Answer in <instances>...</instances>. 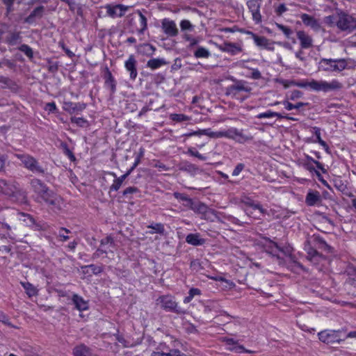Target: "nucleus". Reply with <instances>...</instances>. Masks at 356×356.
I'll return each instance as SVG.
<instances>
[{
  "instance_id": "1",
  "label": "nucleus",
  "mask_w": 356,
  "mask_h": 356,
  "mask_svg": "<svg viewBox=\"0 0 356 356\" xmlns=\"http://www.w3.org/2000/svg\"><path fill=\"white\" fill-rule=\"evenodd\" d=\"M31 190L36 195L37 202H44L53 210H60L63 204L62 197L55 193L40 179L34 178L30 181Z\"/></svg>"
},
{
  "instance_id": "2",
  "label": "nucleus",
  "mask_w": 356,
  "mask_h": 356,
  "mask_svg": "<svg viewBox=\"0 0 356 356\" xmlns=\"http://www.w3.org/2000/svg\"><path fill=\"white\" fill-rule=\"evenodd\" d=\"M292 85L301 88H309V90L319 92H328L341 90L343 87L341 83L337 79H333L330 82L324 80H316L312 79L310 80L293 81Z\"/></svg>"
},
{
  "instance_id": "3",
  "label": "nucleus",
  "mask_w": 356,
  "mask_h": 356,
  "mask_svg": "<svg viewBox=\"0 0 356 356\" xmlns=\"http://www.w3.org/2000/svg\"><path fill=\"white\" fill-rule=\"evenodd\" d=\"M346 67L347 61L344 58H321L318 63V69L325 72H340Z\"/></svg>"
},
{
  "instance_id": "4",
  "label": "nucleus",
  "mask_w": 356,
  "mask_h": 356,
  "mask_svg": "<svg viewBox=\"0 0 356 356\" xmlns=\"http://www.w3.org/2000/svg\"><path fill=\"white\" fill-rule=\"evenodd\" d=\"M156 304L160 305L161 307L170 312L177 314H184L186 312L178 305L175 297L171 295L161 296L156 299Z\"/></svg>"
},
{
  "instance_id": "5",
  "label": "nucleus",
  "mask_w": 356,
  "mask_h": 356,
  "mask_svg": "<svg viewBox=\"0 0 356 356\" xmlns=\"http://www.w3.org/2000/svg\"><path fill=\"white\" fill-rule=\"evenodd\" d=\"M336 25L342 31L351 32L356 29V17L341 11L337 14Z\"/></svg>"
},
{
  "instance_id": "6",
  "label": "nucleus",
  "mask_w": 356,
  "mask_h": 356,
  "mask_svg": "<svg viewBox=\"0 0 356 356\" xmlns=\"http://www.w3.org/2000/svg\"><path fill=\"white\" fill-rule=\"evenodd\" d=\"M343 330H325L318 333V339L326 344L340 343L345 340L342 338Z\"/></svg>"
},
{
  "instance_id": "7",
  "label": "nucleus",
  "mask_w": 356,
  "mask_h": 356,
  "mask_svg": "<svg viewBox=\"0 0 356 356\" xmlns=\"http://www.w3.org/2000/svg\"><path fill=\"white\" fill-rule=\"evenodd\" d=\"M252 88L250 83L244 80L234 81V83L226 88L225 94L228 96L236 98L240 92L250 93Z\"/></svg>"
},
{
  "instance_id": "8",
  "label": "nucleus",
  "mask_w": 356,
  "mask_h": 356,
  "mask_svg": "<svg viewBox=\"0 0 356 356\" xmlns=\"http://www.w3.org/2000/svg\"><path fill=\"white\" fill-rule=\"evenodd\" d=\"M0 193L4 194L10 197L22 196L24 197L23 191L18 187L15 182H8L5 179H0Z\"/></svg>"
},
{
  "instance_id": "9",
  "label": "nucleus",
  "mask_w": 356,
  "mask_h": 356,
  "mask_svg": "<svg viewBox=\"0 0 356 356\" xmlns=\"http://www.w3.org/2000/svg\"><path fill=\"white\" fill-rule=\"evenodd\" d=\"M221 135L222 138L225 137L236 140L241 143L250 141L253 139V136L250 135H245L243 133L242 130H238L234 127H231L226 131H221Z\"/></svg>"
},
{
  "instance_id": "10",
  "label": "nucleus",
  "mask_w": 356,
  "mask_h": 356,
  "mask_svg": "<svg viewBox=\"0 0 356 356\" xmlns=\"http://www.w3.org/2000/svg\"><path fill=\"white\" fill-rule=\"evenodd\" d=\"M137 13L138 15V22L136 23L134 18H131L129 22L131 26V32L143 34L145 31L147 29V19L141 11L138 10Z\"/></svg>"
},
{
  "instance_id": "11",
  "label": "nucleus",
  "mask_w": 356,
  "mask_h": 356,
  "mask_svg": "<svg viewBox=\"0 0 356 356\" xmlns=\"http://www.w3.org/2000/svg\"><path fill=\"white\" fill-rule=\"evenodd\" d=\"M262 1L263 0H248L246 3L249 11L252 14V19L256 24H260L262 21L260 13Z\"/></svg>"
},
{
  "instance_id": "12",
  "label": "nucleus",
  "mask_w": 356,
  "mask_h": 356,
  "mask_svg": "<svg viewBox=\"0 0 356 356\" xmlns=\"http://www.w3.org/2000/svg\"><path fill=\"white\" fill-rule=\"evenodd\" d=\"M106 10V15L112 18L122 17L129 9V6L122 4H106L104 6Z\"/></svg>"
},
{
  "instance_id": "13",
  "label": "nucleus",
  "mask_w": 356,
  "mask_h": 356,
  "mask_svg": "<svg viewBox=\"0 0 356 356\" xmlns=\"http://www.w3.org/2000/svg\"><path fill=\"white\" fill-rule=\"evenodd\" d=\"M161 29L168 37H176L179 34V29L175 22L168 18L162 19Z\"/></svg>"
},
{
  "instance_id": "14",
  "label": "nucleus",
  "mask_w": 356,
  "mask_h": 356,
  "mask_svg": "<svg viewBox=\"0 0 356 356\" xmlns=\"http://www.w3.org/2000/svg\"><path fill=\"white\" fill-rule=\"evenodd\" d=\"M245 33L250 35L254 40V43L259 47L264 48L266 49L273 51V42H271L268 38L264 36H259L252 31H247Z\"/></svg>"
},
{
  "instance_id": "15",
  "label": "nucleus",
  "mask_w": 356,
  "mask_h": 356,
  "mask_svg": "<svg viewBox=\"0 0 356 356\" xmlns=\"http://www.w3.org/2000/svg\"><path fill=\"white\" fill-rule=\"evenodd\" d=\"M124 67L129 72V79L134 81L138 76L137 60L134 55L131 54L124 62Z\"/></svg>"
},
{
  "instance_id": "16",
  "label": "nucleus",
  "mask_w": 356,
  "mask_h": 356,
  "mask_svg": "<svg viewBox=\"0 0 356 356\" xmlns=\"http://www.w3.org/2000/svg\"><path fill=\"white\" fill-rule=\"evenodd\" d=\"M297 38L300 42V46L302 49H309L313 47V39L305 31H298L296 32Z\"/></svg>"
},
{
  "instance_id": "17",
  "label": "nucleus",
  "mask_w": 356,
  "mask_h": 356,
  "mask_svg": "<svg viewBox=\"0 0 356 356\" xmlns=\"http://www.w3.org/2000/svg\"><path fill=\"white\" fill-rule=\"evenodd\" d=\"M241 203L247 207H251L254 210H259L261 215H265L267 213V210L264 209L259 202H255L250 197L245 195L242 196L241 198Z\"/></svg>"
},
{
  "instance_id": "18",
  "label": "nucleus",
  "mask_w": 356,
  "mask_h": 356,
  "mask_svg": "<svg viewBox=\"0 0 356 356\" xmlns=\"http://www.w3.org/2000/svg\"><path fill=\"white\" fill-rule=\"evenodd\" d=\"M218 49L221 51L229 53L232 56L242 51V48L240 45L229 42H225L218 45Z\"/></svg>"
},
{
  "instance_id": "19",
  "label": "nucleus",
  "mask_w": 356,
  "mask_h": 356,
  "mask_svg": "<svg viewBox=\"0 0 356 356\" xmlns=\"http://www.w3.org/2000/svg\"><path fill=\"white\" fill-rule=\"evenodd\" d=\"M86 108V104L81 102H65L63 104V109L70 114L76 112L82 111Z\"/></svg>"
},
{
  "instance_id": "20",
  "label": "nucleus",
  "mask_w": 356,
  "mask_h": 356,
  "mask_svg": "<svg viewBox=\"0 0 356 356\" xmlns=\"http://www.w3.org/2000/svg\"><path fill=\"white\" fill-rule=\"evenodd\" d=\"M300 18L305 26L311 27L316 31L320 30L321 24L313 16L303 13L300 15Z\"/></svg>"
},
{
  "instance_id": "21",
  "label": "nucleus",
  "mask_w": 356,
  "mask_h": 356,
  "mask_svg": "<svg viewBox=\"0 0 356 356\" xmlns=\"http://www.w3.org/2000/svg\"><path fill=\"white\" fill-rule=\"evenodd\" d=\"M321 201V194L317 191H309L305 197V203L310 207L319 204Z\"/></svg>"
},
{
  "instance_id": "22",
  "label": "nucleus",
  "mask_w": 356,
  "mask_h": 356,
  "mask_svg": "<svg viewBox=\"0 0 356 356\" xmlns=\"http://www.w3.org/2000/svg\"><path fill=\"white\" fill-rule=\"evenodd\" d=\"M189 209H192L195 213L204 215L207 213L216 214V211L213 209H209L205 204L200 202H193Z\"/></svg>"
},
{
  "instance_id": "23",
  "label": "nucleus",
  "mask_w": 356,
  "mask_h": 356,
  "mask_svg": "<svg viewBox=\"0 0 356 356\" xmlns=\"http://www.w3.org/2000/svg\"><path fill=\"white\" fill-rule=\"evenodd\" d=\"M104 79L105 81V86L108 88H110L111 94H114L116 91V81L112 75L111 72L108 67L105 68Z\"/></svg>"
},
{
  "instance_id": "24",
  "label": "nucleus",
  "mask_w": 356,
  "mask_h": 356,
  "mask_svg": "<svg viewBox=\"0 0 356 356\" xmlns=\"http://www.w3.org/2000/svg\"><path fill=\"white\" fill-rule=\"evenodd\" d=\"M205 135L212 138H222L221 131H213L211 129H200L186 134L187 136Z\"/></svg>"
},
{
  "instance_id": "25",
  "label": "nucleus",
  "mask_w": 356,
  "mask_h": 356,
  "mask_svg": "<svg viewBox=\"0 0 356 356\" xmlns=\"http://www.w3.org/2000/svg\"><path fill=\"white\" fill-rule=\"evenodd\" d=\"M72 302L75 308L79 311H85L88 309V303L81 296L78 294H73L72 298Z\"/></svg>"
},
{
  "instance_id": "26",
  "label": "nucleus",
  "mask_w": 356,
  "mask_h": 356,
  "mask_svg": "<svg viewBox=\"0 0 356 356\" xmlns=\"http://www.w3.org/2000/svg\"><path fill=\"white\" fill-rule=\"evenodd\" d=\"M305 250L307 251L306 258L314 264H317L320 260L321 254L316 250L310 245H305Z\"/></svg>"
},
{
  "instance_id": "27",
  "label": "nucleus",
  "mask_w": 356,
  "mask_h": 356,
  "mask_svg": "<svg viewBox=\"0 0 356 356\" xmlns=\"http://www.w3.org/2000/svg\"><path fill=\"white\" fill-rule=\"evenodd\" d=\"M17 159L21 161L24 168L29 170L36 159L28 154H15L14 155Z\"/></svg>"
},
{
  "instance_id": "28",
  "label": "nucleus",
  "mask_w": 356,
  "mask_h": 356,
  "mask_svg": "<svg viewBox=\"0 0 356 356\" xmlns=\"http://www.w3.org/2000/svg\"><path fill=\"white\" fill-rule=\"evenodd\" d=\"M44 13V7L40 6L35 8L31 14L25 19V22L32 24L35 22V18L42 17Z\"/></svg>"
},
{
  "instance_id": "29",
  "label": "nucleus",
  "mask_w": 356,
  "mask_h": 356,
  "mask_svg": "<svg viewBox=\"0 0 356 356\" xmlns=\"http://www.w3.org/2000/svg\"><path fill=\"white\" fill-rule=\"evenodd\" d=\"M106 245H110L111 246L114 245V240L111 236H108L101 240L100 247L97 250L95 255L99 257L100 254H106L107 250L104 248Z\"/></svg>"
},
{
  "instance_id": "30",
  "label": "nucleus",
  "mask_w": 356,
  "mask_h": 356,
  "mask_svg": "<svg viewBox=\"0 0 356 356\" xmlns=\"http://www.w3.org/2000/svg\"><path fill=\"white\" fill-rule=\"evenodd\" d=\"M186 242L194 246L202 245L205 243V240L200 238V234H189L186 237Z\"/></svg>"
},
{
  "instance_id": "31",
  "label": "nucleus",
  "mask_w": 356,
  "mask_h": 356,
  "mask_svg": "<svg viewBox=\"0 0 356 356\" xmlns=\"http://www.w3.org/2000/svg\"><path fill=\"white\" fill-rule=\"evenodd\" d=\"M314 241L318 248L328 253L333 252V248L328 245L322 237L318 236H314Z\"/></svg>"
},
{
  "instance_id": "32",
  "label": "nucleus",
  "mask_w": 356,
  "mask_h": 356,
  "mask_svg": "<svg viewBox=\"0 0 356 356\" xmlns=\"http://www.w3.org/2000/svg\"><path fill=\"white\" fill-rule=\"evenodd\" d=\"M74 356H92L91 350L84 344L76 346L73 349Z\"/></svg>"
},
{
  "instance_id": "33",
  "label": "nucleus",
  "mask_w": 356,
  "mask_h": 356,
  "mask_svg": "<svg viewBox=\"0 0 356 356\" xmlns=\"http://www.w3.org/2000/svg\"><path fill=\"white\" fill-rule=\"evenodd\" d=\"M183 40L189 42L188 49H192L196 46L202 40L200 36L193 37L192 35L185 33L182 35Z\"/></svg>"
},
{
  "instance_id": "34",
  "label": "nucleus",
  "mask_w": 356,
  "mask_h": 356,
  "mask_svg": "<svg viewBox=\"0 0 356 356\" xmlns=\"http://www.w3.org/2000/svg\"><path fill=\"white\" fill-rule=\"evenodd\" d=\"M167 63H168L163 58H152L147 61V67L154 70L166 65Z\"/></svg>"
},
{
  "instance_id": "35",
  "label": "nucleus",
  "mask_w": 356,
  "mask_h": 356,
  "mask_svg": "<svg viewBox=\"0 0 356 356\" xmlns=\"http://www.w3.org/2000/svg\"><path fill=\"white\" fill-rule=\"evenodd\" d=\"M21 41L20 32H12L6 38V42L12 46L19 44Z\"/></svg>"
},
{
  "instance_id": "36",
  "label": "nucleus",
  "mask_w": 356,
  "mask_h": 356,
  "mask_svg": "<svg viewBox=\"0 0 356 356\" xmlns=\"http://www.w3.org/2000/svg\"><path fill=\"white\" fill-rule=\"evenodd\" d=\"M266 252L271 254L273 257H275L277 259H280V256L277 254L278 252H284L278 245L273 241L270 242L269 246L266 249Z\"/></svg>"
},
{
  "instance_id": "37",
  "label": "nucleus",
  "mask_w": 356,
  "mask_h": 356,
  "mask_svg": "<svg viewBox=\"0 0 356 356\" xmlns=\"http://www.w3.org/2000/svg\"><path fill=\"white\" fill-rule=\"evenodd\" d=\"M173 195L177 200L184 202V205L188 208H190L193 202L191 198L184 193L175 192Z\"/></svg>"
},
{
  "instance_id": "38",
  "label": "nucleus",
  "mask_w": 356,
  "mask_h": 356,
  "mask_svg": "<svg viewBox=\"0 0 356 356\" xmlns=\"http://www.w3.org/2000/svg\"><path fill=\"white\" fill-rule=\"evenodd\" d=\"M22 286L25 289L26 294L29 297H32L38 295L37 289L30 282H21Z\"/></svg>"
},
{
  "instance_id": "39",
  "label": "nucleus",
  "mask_w": 356,
  "mask_h": 356,
  "mask_svg": "<svg viewBox=\"0 0 356 356\" xmlns=\"http://www.w3.org/2000/svg\"><path fill=\"white\" fill-rule=\"evenodd\" d=\"M201 290L197 288H191L188 291V295L184 298V303H189L195 296H200Z\"/></svg>"
},
{
  "instance_id": "40",
  "label": "nucleus",
  "mask_w": 356,
  "mask_h": 356,
  "mask_svg": "<svg viewBox=\"0 0 356 356\" xmlns=\"http://www.w3.org/2000/svg\"><path fill=\"white\" fill-rule=\"evenodd\" d=\"M211 56L210 51L203 47H199L194 52V56L197 58H207Z\"/></svg>"
},
{
  "instance_id": "41",
  "label": "nucleus",
  "mask_w": 356,
  "mask_h": 356,
  "mask_svg": "<svg viewBox=\"0 0 356 356\" xmlns=\"http://www.w3.org/2000/svg\"><path fill=\"white\" fill-rule=\"evenodd\" d=\"M180 29L182 32L186 33V31H193L195 26L188 19H183L180 22Z\"/></svg>"
},
{
  "instance_id": "42",
  "label": "nucleus",
  "mask_w": 356,
  "mask_h": 356,
  "mask_svg": "<svg viewBox=\"0 0 356 356\" xmlns=\"http://www.w3.org/2000/svg\"><path fill=\"white\" fill-rule=\"evenodd\" d=\"M148 228L152 229V231L149 232V233L152 234L155 233L163 234L165 232L164 225L162 223L152 224L148 226Z\"/></svg>"
},
{
  "instance_id": "43",
  "label": "nucleus",
  "mask_w": 356,
  "mask_h": 356,
  "mask_svg": "<svg viewBox=\"0 0 356 356\" xmlns=\"http://www.w3.org/2000/svg\"><path fill=\"white\" fill-rule=\"evenodd\" d=\"M275 26L277 28L280 30L285 35V37L288 39L291 38V35H293V32L291 29L289 27L284 26L281 24L275 23Z\"/></svg>"
},
{
  "instance_id": "44",
  "label": "nucleus",
  "mask_w": 356,
  "mask_h": 356,
  "mask_svg": "<svg viewBox=\"0 0 356 356\" xmlns=\"http://www.w3.org/2000/svg\"><path fill=\"white\" fill-rule=\"evenodd\" d=\"M126 177L123 175L119 177H117L114 181L113 184L110 186V191H117L121 187L123 181L125 180Z\"/></svg>"
},
{
  "instance_id": "45",
  "label": "nucleus",
  "mask_w": 356,
  "mask_h": 356,
  "mask_svg": "<svg viewBox=\"0 0 356 356\" xmlns=\"http://www.w3.org/2000/svg\"><path fill=\"white\" fill-rule=\"evenodd\" d=\"M18 49L23 52L29 59L33 58V51L28 44H23L18 47Z\"/></svg>"
},
{
  "instance_id": "46",
  "label": "nucleus",
  "mask_w": 356,
  "mask_h": 356,
  "mask_svg": "<svg viewBox=\"0 0 356 356\" xmlns=\"http://www.w3.org/2000/svg\"><path fill=\"white\" fill-rule=\"evenodd\" d=\"M71 233V231L65 227H60L59 229V232L58 237L59 238V241L62 242H65L70 239V236L67 235Z\"/></svg>"
},
{
  "instance_id": "47",
  "label": "nucleus",
  "mask_w": 356,
  "mask_h": 356,
  "mask_svg": "<svg viewBox=\"0 0 356 356\" xmlns=\"http://www.w3.org/2000/svg\"><path fill=\"white\" fill-rule=\"evenodd\" d=\"M283 104L286 110L291 111L292 109H298L304 106H306L307 103L298 102L296 104H293L292 103L288 101H284Z\"/></svg>"
},
{
  "instance_id": "48",
  "label": "nucleus",
  "mask_w": 356,
  "mask_h": 356,
  "mask_svg": "<svg viewBox=\"0 0 356 356\" xmlns=\"http://www.w3.org/2000/svg\"><path fill=\"white\" fill-rule=\"evenodd\" d=\"M35 174L43 175L45 172L44 169L40 165L39 162L36 159L33 163L31 168L29 170Z\"/></svg>"
},
{
  "instance_id": "49",
  "label": "nucleus",
  "mask_w": 356,
  "mask_h": 356,
  "mask_svg": "<svg viewBox=\"0 0 356 356\" xmlns=\"http://www.w3.org/2000/svg\"><path fill=\"white\" fill-rule=\"evenodd\" d=\"M229 350L234 351L235 353H254L252 350L245 349L243 346L238 345L237 343L236 344V346H234L233 347H229Z\"/></svg>"
},
{
  "instance_id": "50",
  "label": "nucleus",
  "mask_w": 356,
  "mask_h": 356,
  "mask_svg": "<svg viewBox=\"0 0 356 356\" xmlns=\"http://www.w3.org/2000/svg\"><path fill=\"white\" fill-rule=\"evenodd\" d=\"M313 164H314V163H311V162H304L302 165L306 170H309L310 172L315 173V175L318 177H321L320 172L315 169Z\"/></svg>"
},
{
  "instance_id": "51",
  "label": "nucleus",
  "mask_w": 356,
  "mask_h": 356,
  "mask_svg": "<svg viewBox=\"0 0 356 356\" xmlns=\"http://www.w3.org/2000/svg\"><path fill=\"white\" fill-rule=\"evenodd\" d=\"M71 122L74 123L79 127H83L87 124V120L83 118L72 117Z\"/></svg>"
},
{
  "instance_id": "52",
  "label": "nucleus",
  "mask_w": 356,
  "mask_h": 356,
  "mask_svg": "<svg viewBox=\"0 0 356 356\" xmlns=\"http://www.w3.org/2000/svg\"><path fill=\"white\" fill-rule=\"evenodd\" d=\"M8 156L0 153V173H5L6 163L7 162Z\"/></svg>"
},
{
  "instance_id": "53",
  "label": "nucleus",
  "mask_w": 356,
  "mask_h": 356,
  "mask_svg": "<svg viewBox=\"0 0 356 356\" xmlns=\"http://www.w3.org/2000/svg\"><path fill=\"white\" fill-rule=\"evenodd\" d=\"M304 162L314 163L316 165L318 169L321 170L323 172H325V170L323 168V165L321 163H320L318 161L314 160L312 157H311L308 155L306 156V160Z\"/></svg>"
},
{
  "instance_id": "54",
  "label": "nucleus",
  "mask_w": 356,
  "mask_h": 356,
  "mask_svg": "<svg viewBox=\"0 0 356 356\" xmlns=\"http://www.w3.org/2000/svg\"><path fill=\"white\" fill-rule=\"evenodd\" d=\"M170 118L173 121H176V122H183V121H186L188 120V118L186 115H185L184 114H176V113L172 114L170 115Z\"/></svg>"
},
{
  "instance_id": "55",
  "label": "nucleus",
  "mask_w": 356,
  "mask_h": 356,
  "mask_svg": "<svg viewBox=\"0 0 356 356\" xmlns=\"http://www.w3.org/2000/svg\"><path fill=\"white\" fill-rule=\"evenodd\" d=\"M188 154H189L191 156H195L198 158L199 159L202 161H204L206 159V157L202 154H200L197 151H196L194 148L191 147L188 149Z\"/></svg>"
},
{
  "instance_id": "56",
  "label": "nucleus",
  "mask_w": 356,
  "mask_h": 356,
  "mask_svg": "<svg viewBox=\"0 0 356 356\" xmlns=\"http://www.w3.org/2000/svg\"><path fill=\"white\" fill-rule=\"evenodd\" d=\"M184 170L191 173H197L200 171L198 167L192 163H186Z\"/></svg>"
},
{
  "instance_id": "57",
  "label": "nucleus",
  "mask_w": 356,
  "mask_h": 356,
  "mask_svg": "<svg viewBox=\"0 0 356 356\" xmlns=\"http://www.w3.org/2000/svg\"><path fill=\"white\" fill-rule=\"evenodd\" d=\"M139 192V189L137 187L135 186H129L127 187L124 191H123V195L127 196L128 195L136 193Z\"/></svg>"
},
{
  "instance_id": "58",
  "label": "nucleus",
  "mask_w": 356,
  "mask_h": 356,
  "mask_svg": "<svg viewBox=\"0 0 356 356\" xmlns=\"http://www.w3.org/2000/svg\"><path fill=\"white\" fill-rule=\"evenodd\" d=\"M288 10V8L284 3L280 4L276 8H275V13L278 16L282 15V14Z\"/></svg>"
},
{
  "instance_id": "59",
  "label": "nucleus",
  "mask_w": 356,
  "mask_h": 356,
  "mask_svg": "<svg viewBox=\"0 0 356 356\" xmlns=\"http://www.w3.org/2000/svg\"><path fill=\"white\" fill-rule=\"evenodd\" d=\"M303 95V93L302 91L298 90H294L291 91V95H290V99L291 100H296L297 99H299L302 97Z\"/></svg>"
},
{
  "instance_id": "60",
  "label": "nucleus",
  "mask_w": 356,
  "mask_h": 356,
  "mask_svg": "<svg viewBox=\"0 0 356 356\" xmlns=\"http://www.w3.org/2000/svg\"><path fill=\"white\" fill-rule=\"evenodd\" d=\"M273 115H275L273 111H268L266 112L261 113L258 114L256 117L258 119L270 118H273Z\"/></svg>"
},
{
  "instance_id": "61",
  "label": "nucleus",
  "mask_w": 356,
  "mask_h": 356,
  "mask_svg": "<svg viewBox=\"0 0 356 356\" xmlns=\"http://www.w3.org/2000/svg\"><path fill=\"white\" fill-rule=\"evenodd\" d=\"M244 168L245 165L243 163H238L232 172V175L234 177L238 176Z\"/></svg>"
},
{
  "instance_id": "62",
  "label": "nucleus",
  "mask_w": 356,
  "mask_h": 356,
  "mask_svg": "<svg viewBox=\"0 0 356 356\" xmlns=\"http://www.w3.org/2000/svg\"><path fill=\"white\" fill-rule=\"evenodd\" d=\"M64 152L65 155L68 156L70 161H75V156L73 154V152L68 148L67 145L65 144L64 145Z\"/></svg>"
},
{
  "instance_id": "63",
  "label": "nucleus",
  "mask_w": 356,
  "mask_h": 356,
  "mask_svg": "<svg viewBox=\"0 0 356 356\" xmlns=\"http://www.w3.org/2000/svg\"><path fill=\"white\" fill-rule=\"evenodd\" d=\"M250 77L252 79L258 80L261 79L262 76L261 72L258 69H252Z\"/></svg>"
},
{
  "instance_id": "64",
  "label": "nucleus",
  "mask_w": 356,
  "mask_h": 356,
  "mask_svg": "<svg viewBox=\"0 0 356 356\" xmlns=\"http://www.w3.org/2000/svg\"><path fill=\"white\" fill-rule=\"evenodd\" d=\"M44 108L51 113H54L57 109L56 105L54 102L46 104Z\"/></svg>"
}]
</instances>
